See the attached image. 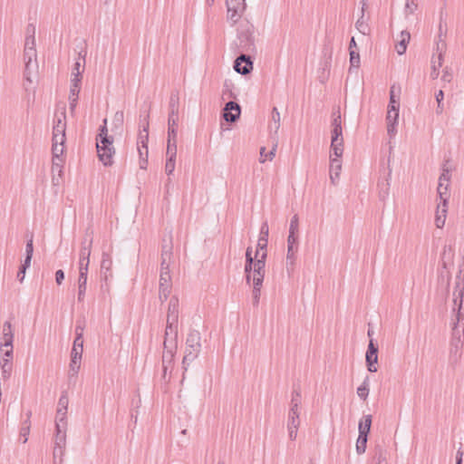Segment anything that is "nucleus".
<instances>
[{
  "instance_id": "44",
  "label": "nucleus",
  "mask_w": 464,
  "mask_h": 464,
  "mask_svg": "<svg viewBox=\"0 0 464 464\" xmlns=\"http://www.w3.org/2000/svg\"><path fill=\"white\" fill-rule=\"evenodd\" d=\"M418 7L417 0H406L404 6V14L405 16H409L412 14Z\"/></svg>"
},
{
  "instance_id": "55",
  "label": "nucleus",
  "mask_w": 464,
  "mask_h": 464,
  "mask_svg": "<svg viewBox=\"0 0 464 464\" xmlns=\"http://www.w3.org/2000/svg\"><path fill=\"white\" fill-rule=\"evenodd\" d=\"M399 119V111H391V109H388L386 121L387 123H398Z\"/></svg>"
},
{
  "instance_id": "28",
  "label": "nucleus",
  "mask_w": 464,
  "mask_h": 464,
  "mask_svg": "<svg viewBox=\"0 0 464 464\" xmlns=\"http://www.w3.org/2000/svg\"><path fill=\"white\" fill-rule=\"evenodd\" d=\"M343 153V140H339L338 141H331L330 159L337 158V159L341 160Z\"/></svg>"
},
{
  "instance_id": "54",
  "label": "nucleus",
  "mask_w": 464,
  "mask_h": 464,
  "mask_svg": "<svg viewBox=\"0 0 464 464\" xmlns=\"http://www.w3.org/2000/svg\"><path fill=\"white\" fill-rule=\"evenodd\" d=\"M68 403H69L68 396H67L66 392H63V394L61 395L59 401H58L57 410H62V411H67Z\"/></svg>"
},
{
  "instance_id": "18",
  "label": "nucleus",
  "mask_w": 464,
  "mask_h": 464,
  "mask_svg": "<svg viewBox=\"0 0 464 464\" xmlns=\"http://www.w3.org/2000/svg\"><path fill=\"white\" fill-rule=\"evenodd\" d=\"M239 47L246 52H251L255 49V39L253 34L246 30L243 31L238 35Z\"/></svg>"
},
{
  "instance_id": "20",
  "label": "nucleus",
  "mask_w": 464,
  "mask_h": 464,
  "mask_svg": "<svg viewBox=\"0 0 464 464\" xmlns=\"http://www.w3.org/2000/svg\"><path fill=\"white\" fill-rule=\"evenodd\" d=\"M298 249V239L296 236L288 235L287 237V254L286 263L294 265L295 260V254Z\"/></svg>"
},
{
  "instance_id": "63",
  "label": "nucleus",
  "mask_w": 464,
  "mask_h": 464,
  "mask_svg": "<svg viewBox=\"0 0 464 464\" xmlns=\"http://www.w3.org/2000/svg\"><path fill=\"white\" fill-rule=\"evenodd\" d=\"M462 346H453L450 345V357L454 359V361H458L460 357V350Z\"/></svg>"
},
{
  "instance_id": "2",
  "label": "nucleus",
  "mask_w": 464,
  "mask_h": 464,
  "mask_svg": "<svg viewBox=\"0 0 464 464\" xmlns=\"http://www.w3.org/2000/svg\"><path fill=\"white\" fill-rule=\"evenodd\" d=\"M66 111L63 105L61 110L57 111L54 114L53 127V145L52 150L58 152L64 150V142L66 140Z\"/></svg>"
},
{
  "instance_id": "31",
  "label": "nucleus",
  "mask_w": 464,
  "mask_h": 464,
  "mask_svg": "<svg viewBox=\"0 0 464 464\" xmlns=\"http://www.w3.org/2000/svg\"><path fill=\"white\" fill-rule=\"evenodd\" d=\"M67 411L57 410L55 417V429H67Z\"/></svg>"
},
{
  "instance_id": "60",
  "label": "nucleus",
  "mask_w": 464,
  "mask_h": 464,
  "mask_svg": "<svg viewBox=\"0 0 464 464\" xmlns=\"http://www.w3.org/2000/svg\"><path fill=\"white\" fill-rule=\"evenodd\" d=\"M343 139V130L342 127H335L332 130V140L331 141H338Z\"/></svg>"
},
{
  "instance_id": "56",
  "label": "nucleus",
  "mask_w": 464,
  "mask_h": 464,
  "mask_svg": "<svg viewBox=\"0 0 464 464\" xmlns=\"http://www.w3.org/2000/svg\"><path fill=\"white\" fill-rule=\"evenodd\" d=\"M175 161L176 159L167 158L165 171L167 175H171L175 169Z\"/></svg>"
},
{
  "instance_id": "4",
  "label": "nucleus",
  "mask_w": 464,
  "mask_h": 464,
  "mask_svg": "<svg viewBox=\"0 0 464 464\" xmlns=\"http://www.w3.org/2000/svg\"><path fill=\"white\" fill-rule=\"evenodd\" d=\"M179 95L178 91L171 92L169 102L168 136L176 138L179 121Z\"/></svg>"
},
{
  "instance_id": "14",
  "label": "nucleus",
  "mask_w": 464,
  "mask_h": 464,
  "mask_svg": "<svg viewBox=\"0 0 464 464\" xmlns=\"http://www.w3.org/2000/svg\"><path fill=\"white\" fill-rule=\"evenodd\" d=\"M53 152V164H52V173H53V182L56 184L59 182L58 178L62 177L63 173V159L61 156L63 153V150H61L60 152L56 150H52Z\"/></svg>"
},
{
  "instance_id": "39",
  "label": "nucleus",
  "mask_w": 464,
  "mask_h": 464,
  "mask_svg": "<svg viewBox=\"0 0 464 464\" xmlns=\"http://www.w3.org/2000/svg\"><path fill=\"white\" fill-rule=\"evenodd\" d=\"M270 130L276 133L280 128V113L277 108L274 107L272 111V122L269 126Z\"/></svg>"
},
{
  "instance_id": "43",
  "label": "nucleus",
  "mask_w": 464,
  "mask_h": 464,
  "mask_svg": "<svg viewBox=\"0 0 464 464\" xmlns=\"http://www.w3.org/2000/svg\"><path fill=\"white\" fill-rule=\"evenodd\" d=\"M448 209V198H440L437 206L436 215L446 218Z\"/></svg>"
},
{
  "instance_id": "48",
  "label": "nucleus",
  "mask_w": 464,
  "mask_h": 464,
  "mask_svg": "<svg viewBox=\"0 0 464 464\" xmlns=\"http://www.w3.org/2000/svg\"><path fill=\"white\" fill-rule=\"evenodd\" d=\"M34 28L32 29V34H28L25 37L24 50H34L35 49V39H34Z\"/></svg>"
},
{
  "instance_id": "16",
  "label": "nucleus",
  "mask_w": 464,
  "mask_h": 464,
  "mask_svg": "<svg viewBox=\"0 0 464 464\" xmlns=\"http://www.w3.org/2000/svg\"><path fill=\"white\" fill-rule=\"evenodd\" d=\"M450 180V172L449 169H443L439 179L438 195L440 198H449L448 187Z\"/></svg>"
},
{
  "instance_id": "8",
  "label": "nucleus",
  "mask_w": 464,
  "mask_h": 464,
  "mask_svg": "<svg viewBox=\"0 0 464 464\" xmlns=\"http://www.w3.org/2000/svg\"><path fill=\"white\" fill-rule=\"evenodd\" d=\"M113 141H110V143H101L96 142V149L99 160L103 163L104 166H111L113 163V155L115 154V150L112 145Z\"/></svg>"
},
{
  "instance_id": "15",
  "label": "nucleus",
  "mask_w": 464,
  "mask_h": 464,
  "mask_svg": "<svg viewBox=\"0 0 464 464\" xmlns=\"http://www.w3.org/2000/svg\"><path fill=\"white\" fill-rule=\"evenodd\" d=\"M112 259L108 253H102L101 261V277L102 281L108 282L112 278Z\"/></svg>"
},
{
  "instance_id": "23",
  "label": "nucleus",
  "mask_w": 464,
  "mask_h": 464,
  "mask_svg": "<svg viewBox=\"0 0 464 464\" xmlns=\"http://www.w3.org/2000/svg\"><path fill=\"white\" fill-rule=\"evenodd\" d=\"M143 129L140 131L137 145H140L144 151L148 150V140H149V115L147 114L143 119Z\"/></svg>"
},
{
  "instance_id": "57",
  "label": "nucleus",
  "mask_w": 464,
  "mask_h": 464,
  "mask_svg": "<svg viewBox=\"0 0 464 464\" xmlns=\"http://www.w3.org/2000/svg\"><path fill=\"white\" fill-rule=\"evenodd\" d=\"M0 352L3 353L5 357L13 358V354H14L13 343H11V346H3V342H2L0 344Z\"/></svg>"
},
{
  "instance_id": "5",
  "label": "nucleus",
  "mask_w": 464,
  "mask_h": 464,
  "mask_svg": "<svg viewBox=\"0 0 464 464\" xmlns=\"http://www.w3.org/2000/svg\"><path fill=\"white\" fill-rule=\"evenodd\" d=\"M179 299L172 296L169 302L165 335L178 337Z\"/></svg>"
},
{
  "instance_id": "35",
  "label": "nucleus",
  "mask_w": 464,
  "mask_h": 464,
  "mask_svg": "<svg viewBox=\"0 0 464 464\" xmlns=\"http://www.w3.org/2000/svg\"><path fill=\"white\" fill-rule=\"evenodd\" d=\"M370 378L366 376L362 382V383L357 388V395L362 400H366L369 395L370 391Z\"/></svg>"
},
{
  "instance_id": "19",
  "label": "nucleus",
  "mask_w": 464,
  "mask_h": 464,
  "mask_svg": "<svg viewBox=\"0 0 464 464\" xmlns=\"http://www.w3.org/2000/svg\"><path fill=\"white\" fill-rule=\"evenodd\" d=\"M88 269L79 267V277H78V301L82 302L85 297V293L87 289V280H88Z\"/></svg>"
},
{
  "instance_id": "10",
  "label": "nucleus",
  "mask_w": 464,
  "mask_h": 464,
  "mask_svg": "<svg viewBox=\"0 0 464 464\" xmlns=\"http://www.w3.org/2000/svg\"><path fill=\"white\" fill-rule=\"evenodd\" d=\"M365 360L368 371L371 372H376V363L378 362V347L373 343L372 339H371L369 342Z\"/></svg>"
},
{
  "instance_id": "7",
  "label": "nucleus",
  "mask_w": 464,
  "mask_h": 464,
  "mask_svg": "<svg viewBox=\"0 0 464 464\" xmlns=\"http://www.w3.org/2000/svg\"><path fill=\"white\" fill-rule=\"evenodd\" d=\"M227 20L235 24L245 10V0H227Z\"/></svg>"
},
{
  "instance_id": "49",
  "label": "nucleus",
  "mask_w": 464,
  "mask_h": 464,
  "mask_svg": "<svg viewBox=\"0 0 464 464\" xmlns=\"http://www.w3.org/2000/svg\"><path fill=\"white\" fill-rule=\"evenodd\" d=\"M441 82L444 83H450L453 80V71L450 67L446 66L442 71V75L440 78Z\"/></svg>"
},
{
  "instance_id": "45",
  "label": "nucleus",
  "mask_w": 464,
  "mask_h": 464,
  "mask_svg": "<svg viewBox=\"0 0 464 464\" xmlns=\"http://www.w3.org/2000/svg\"><path fill=\"white\" fill-rule=\"evenodd\" d=\"M445 50H446V43L445 42L440 41V42L437 43L438 55L436 58L438 59V66L439 67L442 66Z\"/></svg>"
},
{
  "instance_id": "27",
  "label": "nucleus",
  "mask_w": 464,
  "mask_h": 464,
  "mask_svg": "<svg viewBox=\"0 0 464 464\" xmlns=\"http://www.w3.org/2000/svg\"><path fill=\"white\" fill-rule=\"evenodd\" d=\"M372 421V419L371 414L364 415L362 418V420L359 421V425H358L359 434L363 435V436L364 435L368 436L370 430H371Z\"/></svg>"
},
{
  "instance_id": "50",
  "label": "nucleus",
  "mask_w": 464,
  "mask_h": 464,
  "mask_svg": "<svg viewBox=\"0 0 464 464\" xmlns=\"http://www.w3.org/2000/svg\"><path fill=\"white\" fill-rule=\"evenodd\" d=\"M440 68V67L438 66V59L433 55L431 58V71L430 74L431 79L435 80L439 77Z\"/></svg>"
},
{
  "instance_id": "1",
  "label": "nucleus",
  "mask_w": 464,
  "mask_h": 464,
  "mask_svg": "<svg viewBox=\"0 0 464 464\" xmlns=\"http://www.w3.org/2000/svg\"><path fill=\"white\" fill-rule=\"evenodd\" d=\"M453 326L450 345L462 346L464 336V282L462 270L456 276V285L453 291Z\"/></svg>"
},
{
  "instance_id": "30",
  "label": "nucleus",
  "mask_w": 464,
  "mask_h": 464,
  "mask_svg": "<svg viewBox=\"0 0 464 464\" xmlns=\"http://www.w3.org/2000/svg\"><path fill=\"white\" fill-rule=\"evenodd\" d=\"M66 430L67 429H55L54 446L57 448L66 447Z\"/></svg>"
},
{
  "instance_id": "26",
  "label": "nucleus",
  "mask_w": 464,
  "mask_h": 464,
  "mask_svg": "<svg viewBox=\"0 0 464 464\" xmlns=\"http://www.w3.org/2000/svg\"><path fill=\"white\" fill-rule=\"evenodd\" d=\"M401 92V87L396 84H392L390 89V102L388 105V109H391V111H399L400 109V101L399 97L396 98V93L400 94Z\"/></svg>"
},
{
  "instance_id": "12",
  "label": "nucleus",
  "mask_w": 464,
  "mask_h": 464,
  "mask_svg": "<svg viewBox=\"0 0 464 464\" xmlns=\"http://www.w3.org/2000/svg\"><path fill=\"white\" fill-rule=\"evenodd\" d=\"M234 69L242 75L248 74L253 69V62L250 56L246 54L239 55L234 62Z\"/></svg>"
},
{
  "instance_id": "53",
  "label": "nucleus",
  "mask_w": 464,
  "mask_h": 464,
  "mask_svg": "<svg viewBox=\"0 0 464 464\" xmlns=\"http://www.w3.org/2000/svg\"><path fill=\"white\" fill-rule=\"evenodd\" d=\"M268 238L260 237L257 240L256 257L259 256L260 251L266 250Z\"/></svg>"
},
{
  "instance_id": "40",
  "label": "nucleus",
  "mask_w": 464,
  "mask_h": 464,
  "mask_svg": "<svg viewBox=\"0 0 464 464\" xmlns=\"http://www.w3.org/2000/svg\"><path fill=\"white\" fill-rule=\"evenodd\" d=\"M368 436L359 434L356 441V452L361 455L365 452Z\"/></svg>"
},
{
  "instance_id": "61",
  "label": "nucleus",
  "mask_w": 464,
  "mask_h": 464,
  "mask_svg": "<svg viewBox=\"0 0 464 464\" xmlns=\"http://www.w3.org/2000/svg\"><path fill=\"white\" fill-rule=\"evenodd\" d=\"M76 352H77V354L82 355L83 341H77V340L73 341V346H72L71 353H76Z\"/></svg>"
},
{
  "instance_id": "38",
  "label": "nucleus",
  "mask_w": 464,
  "mask_h": 464,
  "mask_svg": "<svg viewBox=\"0 0 464 464\" xmlns=\"http://www.w3.org/2000/svg\"><path fill=\"white\" fill-rule=\"evenodd\" d=\"M355 27L363 35H368L370 34V26L367 20L364 19L363 14H361V17L356 21Z\"/></svg>"
},
{
  "instance_id": "13",
  "label": "nucleus",
  "mask_w": 464,
  "mask_h": 464,
  "mask_svg": "<svg viewBox=\"0 0 464 464\" xmlns=\"http://www.w3.org/2000/svg\"><path fill=\"white\" fill-rule=\"evenodd\" d=\"M92 238H86L82 242V247L79 254V267L89 268L90 256L92 251Z\"/></svg>"
},
{
  "instance_id": "6",
  "label": "nucleus",
  "mask_w": 464,
  "mask_h": 464,
  "mask_svg": "<svg viewBox=\"0 0 464 464\" xmlns=\"http://www.w3.org/2000/svg\"><path fill=\"white\" fill-rule=\"evenodd\" d=\"M177 338L172 336H167L165 335V340L163 343L164 345V351L162 354V366H163V375H166L167 370L169 366L171 365L174 355L177 352L178 343H177Z\"/></svg>"
},
{
  "instance_id": "22",
  "label": "nucleus",
  "mask_w": 464,
  "mask_h": 464,
  "mask_svg": "<svg viewBox=\"0 0 464 464\" xmlns=\"http://www.w3.org/2000/svg\"><path fill=\"white\" fill-rule=\"evenodd\" d=\"M454 247L451 244L445 245L441 253L442 268L448 270L453 263Z\"/></svg>"
},
{
  "instance_id": "41",
  "label": "nucleus",
  "mask_w": 464,
  "mask_h": 464,
  "mask_svg": "<svg viewBox=\"0 0 464 464\" xmlns=\"http://www.w3.org/2000/svg\"><path fill=\"white\" fill-rule=\"evenodd\" d=\"M171 256H172L171 241L167 243L166 239H163V245H162V249H161V259L170 260Z\"/></svg>"
},
{
  "instance_id": "9",
  "label": "nucleus",
  "mask_w": 464,
  "mask_h": 464,
  "mask_svg": "<svg viewBox=\"0 0 464 464\" xmlns=\"http://www.w3.org/2000/svg\"><path fill=\"white\" fill-rule=\"evenodd\" d=\"M298 409L299 408L290 407V410L288 412L287 429H288L289 439L291 440H294L296 439L297 430H298V428L300 425L299 410Z\"/></svg>"
},
{
  "instance_id": "11",
  "label": "nucleus",
  "mask_w": 464,
  "mask_h": 464,
  "mask_svg": "<svg viewBox=\"0 0 464 464\" xmlns=\"http://www.w3.org/2000/svg\"><path fill=\"white\" fill-rule=\"evenodd\" d=\"M241 113L240 105L233 101H230L226 103L224 108L223 117L227 122H235L237 121Z\"/></svg>"
},
{
  "instance_id": "62",
  "label": "nucleus",
  "mask_w": 464,
  "mask_h": 464,
  "mask_svg": "<svg viewBox=\"0 0 464 464\" xmlns=\"http://www.w3.org/2000/svg\"><path fill=\"white\" fill-rule=\"evenodd\" d=\"M34 253V241H33V235L30 237V238L26 242L25 246V256H33Z\"/></svg>"
},
{
  "instance_id": "37",
  "label": "nucleus",
  "mask_w": 464,
  "mask_h": 464,
  "mask_svg": "<svg viewBox=\"0 0 464 464\" xmlns=\"http://www.w3.org/2000/svg\"><path fill=\"white\" fill-rule=\"evenodd\" d=\"M167 158L176 159L177 157V141L176 138L168 136V145H167Z\"/></svg>"
},
{
  "instance_id": "36",
  "label": "nucleus",
  "mask_w": 464,
  "mask_h": 464,
  "mask_svg": "<svg viewBox=\"0 0 464 464\" xmlns=\"http://www.w3.org/2000/svg\"><path fill=\"white\" fill-rule=\"evenodd\" d=\"M13 358L5 357L1 360L2 375L4 379L10 377L12 372V361Z\"/></svg>"
},
{
  "instance_id": "34",
  "label": "nucleus",
  "mask_w": 464,
  "mask_h": 464,
  "mask_svg": "<svg viewBox=\"0 0 464 464\" xmlns=\"http://www.w3.org/2000/svg\"><path fill=\"white\" fill-rule=\"evenodd\" d=\"M81 60H82L84 62L85 53L82 54V53H79L78 60L74 63L73 68L72 71V78H82V73L83 72V66H82V64H81Z\"/></svg>"
},
{
  "instance_id": "64",
  "label": "nucleus",
  "mask_w": 464,
  "mask_h": 464,
  "mask_svg": "<svg viewBox=\"0 0 464 464\" xmlns=\"http://www.w3.org/2000/svg\"><path fill=\"white\" fill-rule=\"evenodd\" d=\"M252 271H253V266L245 264L244 272L246 275V283L247 285L251 284Z\"/></svg>"
},
{
  "instance_id": "58",
  "label": "nucleus",
  "mask_w": 464,
  "mask_h": 464,
  "mask_svg": "<svg viewBox=\"0 0 464 464\" xmlns=\"http://www.w3.org/2000/svg\"><path fill=\"white\" fill-rule=\"evenodd\" d=\"M80 367H81V364H79V363H74L72 362H70V366H69V378L70 379L76 378V376L79 372Z\"/></svg>"
},
{
  "instance_id": "21",
  "label": "nucleus",
  "mask_w": 464,
  "mask_h": 464,
  "mask_svg": "<svg viewBox=\"0 0 464 464\" xmlns=\"http://www.w3.org/2000/svg\"><path fill=\"white\" fill-rule=\"evenodd\" d=\"M36 50H24V60L25 63L24 79L29 83H32L31 67L33 59L36 60Z\"/></svg>"
},
{
  "instance_id": "17",
  "label": "nucleus",
  "mask_w": 464,
  "mask_h": 464,
  "mask_svg": "<svg viewBox=\"0 0 464 464\" xmlns=\"http://www.w3.org/2000/svg\"><path fill=\"white\" fill-rule=\"evenodd\" d=\"M342 170V160L337 158H331L329 166L330 181L334 186L339 182L340 173Z\"/></svg>"
},
{
  "instance_id": "59",
  "label": "nucleus",
  "mask_w": 464,
  "mask_h": 464,
  "mask_svg": "<svg viewBox=\"0 0 464 464\" xmlns=\"http://www.w3.org/2000/svg\"><path fill=\"white\" fill-rule=\"evenodd\" d=\"M65 448H57V446H53V459L54 464H56V459H59L60 462L63 461V457L64 455Z\"/></svg>"
},
{
  "instance_id": "47",
  "label": "nucleus",
  "mask_w": 464,
  "mask_h": 464,
  "mask_svg": "<svg viewBox=\"0 0 464 464\" xmlns=\"http://www.w3.org/2000/svg\"><path fill=\"white\" fill-rule=\"evenodd\" d=\"M350 71L352 70L353 67L357 69L360 66V55L356 50H352L350 52Z\"/></svg>"
},
{
  "instance_id": "25",
  "label": "nucleus",
  "mask_w": 464,
  "mask_h": 464,
  "mask_svg": "<svg viewBox=\"0 0 464 464\" xmlns=\"http://www.w3.org/2000/svg\"><path fill=\"white\" fill-rule=\"evenodd\" d=\"M266 267L264 266L263 263L256 262L255 267L252 271V276L251 281L255 285H263L265 273H266Z\"/></svg>"
},
{
  "instance_id": "33",
  "label": "nucleus",
  "mask_w": 464,
  "mask_h": 464,
  "mask_svg": "<svg viewBox=\"0 0 464 464\" xmlns=\"http://www.w3.org/2000/svg\"><path fill=\"white\" fill-rule=\"evenodd\" d=\"M171 288V276L167 272L160 273L159 290H165L170 292Z\"/></svg>"
},
{
  "instance_id": "24",
  "label": "nucleus",
  "mask_w": 464,
  "mask_h": 464,
  "mask_svg": "<svg viewBox=\"0 0 464 464\" xmlns=\"http://www.w3.org/2000/svg\"><path fill=\"white\" fill-rule=\"evenodd\" d=\"M14 330L11 322L6 321L2 325L3 346H11L14 342Z\"/></svg>"
},
{
  "instance_id": "52",
  "label": "nucleus",
  "mask_w": 464,
  "mask_h": 464,
  "mask_svg": "<svg viewBox=\"0 0 464 464\" xmlns=\"http://www.w3.org/2000/svg\"><path fill=\"white\" fill-rule=\"evenodd\" d=\"M300 404H301V392L299 390H295L292 393L290 407L299 408Z\"/></svg>"
},
{
  "instance_id": "46",
  "label": "nucleus",
  "mask_w": 464,
  "mask_h": 464,
  "mask_svg": "<svg viewBox=\"0 0 464 464\" xmlns=\"http://www.w3.org/2000/svg\"><path fill=\"white\" fill-rule=\"evenodd\" d=\"M263 285H255L253 284V290H252V301L253 305L257 306L260 301L261 296V288Z\"/></svg>"
},
{
  "instance_id": "3",
  "label": "nucleus",
  "mask_w": 464,
  "mask_h": 464,
  "mask_svg": "<svg viewBox=\"0 0 464 464\" xmlns=\"http://www.w3.org/2000/svg\"><path fill=\"white\" fill-rule=\"evenodd\" d=\"M201 334L198 330H190L186 339V347L182 360L183 371H188L189 364L198 358L201 351Z\"/></svg>"
},
{
  "instance_id": "32",
  "label": "nucleus",
  "mask_w": 464,
  "mask_h": 464,
  "mask_svg": "<svg viewBox=\"0 0 464 464\" xmlns=\"http://www.w3.org/2000/svg\"><path fill=\"white\" fill-rule=\"evenodd\" d=\"M107 120L105 119L103 121V125L100 127V133L97 138V142L101 143H110V141H113V138L108 135V129H107Z\"/></svg>"
},
{
  "instance_id": "29",
  "label": "nucleus",
  "mask_w": 464,
  "mask_h": 464,
  "mask_svg": "<svg viewBox=\"0 0 464 464\" xmlns=\"http://www.w3.org/2000/svg\"><path fill=\"white\" fill-rule=\"evenodd\" d=\"M411 38L410 33L407 31H402L401 33V40L396 44V51L398 54L401 55L406 52L407 49V44L409 43Z\"/></svg>"
},
{
  "instance_id": "51",
  "label": "nucleus",
  "mask_w": 464,
  "mask_h": 464,
  "mask_svg": "<svg viewBox=\"0 0 464 464\" xmlns=\"http://www.w3.org/2000/svg\"><path fill=\"white\" fill-rule=\"evenodd\" d=\"M298 226H299V218L297 215H294L290 221L289 226V235L296 236L295 234L298 231Z\"/></svg>"
},
{
  "instance_id": "42",
  "label": "nucleus",
  "mask_w": 464,
  "mask_h": 464,
  "mask_svg": "<svg viewBox=\"0 0 464 464\" xmlns=\"http://www.w3.org/2000/svg\"><path fill=\"white\" fill-rule=\"evenodd\" d=\"M81 80L82 78L71 79L70 96H78L81 90Z\"/></svg>"
}]
</instances>
